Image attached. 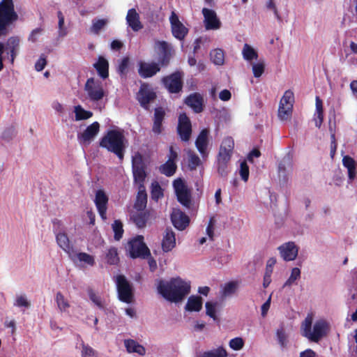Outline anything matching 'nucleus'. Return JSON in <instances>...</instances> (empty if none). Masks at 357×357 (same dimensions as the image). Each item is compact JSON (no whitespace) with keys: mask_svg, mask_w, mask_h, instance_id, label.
<instances>
[{"mask_svg":"<svg viewBox=\"0 0 357 357\" xmlns=\"http://www.w3.org/2000/svg\"><path fill=\"white\" fill-rule=\"evenodd\" d=\"M185 103L191 107L195 113H200L204 110V98L197 92L190 94L185 98Z\"/></svg>","mask_w":357,"mask_h":357,"instance_id":"412c9836","label":"nucleus"},{"mask_svg":"<svg viewBox=\"0 0 357 357\" xmlns=\"http://www.w3.org/2000/svg\"><path fill=\"white\" fill-rule=\"evenodd\" d=\"M292 168V162L289 156L284 157L278 166L279 172H285L286 166Z\"/></svg>","mask_w":357,"mask_h":357,"instance_id":"0e129e2a","label":"nucleus"},{"mask_svg":"<svg viewBox=\"0 0 357 357\" xmlns=\"http://www.w3.org/2000/svg\"><path fill=\"white\" fill-rule=\"evenodd\" d=\"M240 175L244 181H247L249 178V167L245 161L241 163L240 165Z\"/></svg>","mask_w":357,"mask_h":357,"instance_id":"bf43d9fd","label":"nucleus"},{"mask_svg":"<svg viewBox=\"0 0 357 357\" xmlns=\"http://www.w3.org/2000/svg\"><path fill=\"white\" fill-rule=\"evenodd\" d=\"M56 240L59 246L68 253L73 261H75V249L70 243L67 234L65 232L58 233L56 235Z\"/></svg>","mask_w":357,"mask_h":357,"instance_id":"aec40b11","label":"nucleus"},{"mask_svg":"<svg viewBox=\"0 0 357 357\" xmlns=\"http://www.w3.org/2000/svg\"><path fill=\"white\" fill-rule=\"evenodd\" d=\"M201 165V160L199 156L193 151L188 152V167L191 170L196 169V168Z\"/></svg>","mask_w":357,"mask_h":357,"instance_id":"49530a36","label":"nucleus"},{"mask_svg":"<svg viewBox=\"0 0 357 357\" xmlns=\"http://www.w3.org/2000/svg\"><path fill=\"white\" fill-rule=\"evenodd\" d=\"M109 197L102 190H98L95 195L94 203L100 218L107 220V210Z\"/></svg>","mask_w":357,"mask_h":357,"instance_id":"ddd939ff","label":"nucleus"},{"mask_svg":"<svg viewBox=\"0 0 357 357\" xmlns=\"http://www.w3.org/2000/svg\"><path fill=\"white\" fill-rule=\"evenodd\" d=\"M134 181L139 185V188H144V183L146 177V169L132 170Z\"/></svg>","mask_w":357,"mask_h":357,"instance_id":"a19ab883","label":"nucleus"},{"mask_svg":"<svg viewBox=\"0 0 357 357\" xmlns=\"http://www.w3.org/2000/svg\"><path fill=\"white\" fill-rule=\"evenodd\" d=\"M84 91L87 98L92 102H98L105 96L102 82L93 77L87 79L84 84Z\"/></svg>","mask_w":357,"mask_h":357,"instance_id":"0eeeda50","label":"nucleus"},{"mask_svg":"<svg viewBox=\"0 0 357 357\" xmlns=\"http://www.w3.org/2000/svg\"><path fill=\"white\" fill-rule=\"evenodd\" d=\"M202 298L200 296H191L188 298L185 310L190 312H199L202 308Z\"/></svg>","mask_w":357,"mask_h":357,"instance_id":"c756f323","label":"nucleus"},{"mask_svg":"<svg viewBox=\"0 0 357 357\" xmlns=\"http://www.w3.org/2000/svg\"><path fill=\"white\" fill-rule=\"evenodd\" d=\"M293 108L287 106L279 105L278 117L282 121H286L291 118Z\"/></svg>","mask_w":357,"mask_h":357,"instance_id":"3c124183","label":"nucleus"},{"mask_svg":"<svg viewBox=\"0 0 357 357\" xmlns=\"http://www.w3.org/2000/svg\"><path fill=\"white\" fill-rule=\"evenodd\" d=\"M301 278V270L298 268H294L291 270V275L288 280L285 282L283 287L291 286L296 280Z\"/></svg>","mask_w":357,"mask_h":357,"instance_id":"603ef678","label":"nucleus"},{"mask_svg":"<svg viewBox=\"0 0 357 357\" xmlns=\"http://www.w3.org/2000/svg\"><path fill=\"white\" fill-rule=\"evenodd\" d=\"M156 44L161 52L158 62L140 61L138 63V74L144 79L153 77L160 71L161 68H165L169 64L172 54L169 44L166 41H158Z\"/></svg>","mask_w":357,"mask_h":357,"instance_id":"f03ea898","label":"nucleus"},{"mask_svg":"<svg viewBox=\"0 0 357 357\" xmlns=\"http://www.w3.org/2000/svg\"><path fill=\"white\" fill-rule=\"evenodd\" d=\"M173 185L176 193L188 189L184 181L180 178L174 181Z\"/></svg>","mask_w":357,"mask_h":357,"instance_id":"680f3d73","label":"nucleus"},{"mask_svg":"<svg viewBox=\"0 0 357 357\" xmlns=\"http://www.w3.org/2000/svg\"><path fill=\"white\" fill-rule=\"evenodd\" d=\"M239 287V282L238 280H231L225 283L220 290V297L225 299L236 294Z\"/></svg>","mask_w":357,"mask_h":357,"instance_id":"393cba45","label":"nucleus"},{"mask_svg":"<svg viewBox=\"0 0 357 357\" xmlns=\"http://www.w3.org/2000/svg\"><path fill=\"white\" fill-rule=\"evenodd\" d=\"M93 66L101 78L106 79L108 77L109 63L106 59L102 56H99L98 61L93 64Z\"/></svg>","mask_w":357,"mask_h":357,"instance_id":"bb28decb","label":"nucleus"},{"mask_svg":"<svg viewBox=\"0 0 357 357\" xmlns=\"http://www.w3.org/2000/svg\"><path fill=\"white\" fill-rule=\"evenodd\" d=\"M74 112L75 114V120H86L93 116V113L90 111L85 110L81 105L75 107Z\"/></svg>","mask_w":357,"mask_h":357,"instance_id":"c9c22d12","label":"nucleus"},{"mask_svg":"<svg viewBox=\"0 0 357 357\" xmlns=\"http://www.w3.org/2000/svg\"><path fill=\"white\" fill-rule=\"evenodd\" d=\"M204 26L207 30L218 29L221 26V22L218 18L215 12L211 9L204 8L202 9Z\"/></svg>","mask_w":357,"mask_h":357,"instance_id":"2eb2a0df","label":"nucleus"},{"mask_svg":"<svg viewBox=\"0 0 357 357\" xmlns=\"http://www.w3.org/2000/svg\"><path fill=\"white\" fill-rule=\"evenodd\" d=\"M177 134L183 142H188L192 135V124L185 113L180 114L178 116Z\"/></svg>","mask_w":357,"mask_h":357,"instance_id":"9d476101","label":"nucleus"},{"mask_svg":"<svg viewBox=\"0 0 357 357\" xmlns=\"http://www.w3.org/2000/svg\"><path fill=\"white\" fill-rule=\"evenodd\" d=\"M176 163L170 162L168 161H166L164 164L159 167L160 173L168 177L173 176L176 173Z\"/></svg>","mask_w":357,"mask_h":357,"instance_id":"473e14b6","label":"nucleus"},{"mask_svg":"<svg viewBox=\"0 0 357 357\" xmlns=\"http://www.w3.org/2000/svg\"><path fill=\"white\" fill-rule=\"evenodd\" d=\"M125 347L129 353H137L139 355L144 356L146 354L145 348L133 340H126L124 341Z\"/></svg>","mask_w":357,"mask_h":357,"instance_id":"c85d7f7f","label":"nucleus"},{"mask_svg":"<svg viewBox=\"0 0 357 357\" xmlns=\"http://www.w3.org/2000/svg\"><path fill=\"white\" fill-rule=\"evenodd\" d=\"M82 357H97L95 351L89 346L83 345L82 351Z\"/></svg>","mask_w":357,"mask_h":357,"instance_id":"338daca9","label":"nucleus"},{"mask_svg":"<svg viewBox=\"0 0 357 357\" xmlns=\"http://www.w3.org/2000/svg\"><path fill=\"white\" fill-rule=\"evenodd\" d=\"M18 18L15 11L13 0H2L0 2V36L7 33V26Z\"/></svg>","mask_w":357,"mask_h":357,"instance_id":"20e7f679","label":"nucleus"},{"mask_svg":"<svg viewBox=\"0 0 357 357\" xmlns=\"http://www.w3.org/2000/svg\"><path fill=\"white\" fill-rule=\"evenodd\" d=\"M126 249L132 259H147L151 256L150 250L144 241V236L141 235L129 240Z\"/></svg>","mask_w":357,"mask_h":357,"instance_id":"39448f33","label":"nucleus"},{"mask_svg":"<svg viewBox=\"0 0 357 357\" xmlns=\"http://www.w3.org/2000/svg\"><path fill=\"white\" fill-rule=\"evenodd\" d=\"M55 301L61 312H66L70 307L69 302L60 291L56 293Z\"/></svg>","mask_w":357,"mask_h":357,"instance_id":"4c0bfd02","label":"nucleus"},{"mask_svg":"<svg viewBox=\"0 0 357 357\" xmlns=\"http://www.w3.org/2000/svg\"><path fill=\"white\" fill-rule=\"evenodd\" d=\"M312 324V318L310 316H307L302 324V335L308 338V333H311Z\"/></svg>","mask_w":357,"mask_h":357,"instance_id":"864d4df0","label":"nucleus"},{"mask_svg":"<svg viewBox=\"0 0 357 357\" xmlns=\"http://www.w3.org/2000/svg\"><path fill=\"white\" fill-rule=\"evenodd\" d=\"M277 338L279 344L282 347H285L287 346V336L283 328L277 330Z\"/></svg>","mask_w":357,"mask_h":357,"instance_id":"052dcab7","label":"nucleus"},{"mask_svg":"<svg viewBox=\"0 0 357 357\" xmlns=\"http://www.w3.org/2000/svg\"><path fill=\"white\" fill-rule=\"evenodd\" d=\"M100 131V124L95 121L86 127L83 132L77 135L80 144L89 145Z\"/></svg>","mask_w":357,"mask_h":357,"instance_id":"f8f14e48","label":"nucleus"},{"mask_svg":"<svg viewBox=\"0 0 357 357\" xmlns=\"http://www.w3.org/2000/svg\"><path fill=\"white\" fill-rule=\"evenodd\" d=\"M342 164L348 170L349 178L352 181L356 176V162L355 160L349 155H344L342 158Z\"/></svg>","mask_w":357,"mask_h":357,"instance_id":"cd10ccee","label":"nucleus"},{"mask_svg":"<svg viewBox=\"0 0 357 357\" xmlns=\"http://www.w3.org/2000/svg\"><path fill=\"white\" fill-rule=\"evenodd\" d=\"M165 112L162 107H158L154 109L153 123L152 126V131L155 135L162 133V122L165 119Z\"/></svg>","mask_w":357,"mask_h":357,"instance_id":"4be33fe9","label":"nucleus"},{"mask_svg":"<svg viewBox=\"0 0 357 357\" xmlns=\"http://www.w3.org/2000/svg\"><path fill=\"white\" fill-rule=\"evenodd\" d=\"M227 355L226 350L220 347L216 349L204 352L202 357H227Z\"/></svg>","mask_w":357,"mask_h":357,"instance_id":"8fccbe9b","label":"nucleus"},{"mask_svg":"<svg viewBox=\"0 0 357 357\" xmlns=\"http://www.w3.org/2000/svg\"><path fill=\"white\" fill-rule=\"evenodd\" d=\"M178 201L185 207L189 208L191 205V194L188 189L176 193Z\"/></svg>","mask_w":357,"mask_h":357,"instance_id":"72a5a7b5","label":"nucleus"},{"mask_svg":"<svg viewBox=\"0 0 357 357\" xmlns=\"http://www.w3.org/2000/svg\"><path fill=\"white\" fill-rule=\"evenodd\" d=\"M294 102V95L291 90H287L284 92L282 97L280 105L282 106H287V107L293 108Z\"/></svg>","mask_w":357,"mask_h":357,"instance_id":"58836bf2","label":"nucleus"},{"mask_svg":"<svg viewBox=\"0 0 357 357\" xmlns=\"http://www.w3.org/2000/svg\"><path fill=\"white\" fill-rule=\"evenodd\" d=\"M171 30L174 37L183 40L188 33V29L179 20L177 14L172 11L169 17Z\"/></svg>","mask_w":357,"mask_h":357,"instance_id":"9b49d317","label":"nucleus"},{"mask_svg":"<svg viewBox=\"0 0 357 357\" xmlns=\"http://www.w3.org/2000/svg\"><path fill=\"white\" fill-rule=\"evenodd\" d=\"M129 63V59L128 57L123 58L118 66V72L121 75H125L128 72Z\"/></svg>","mask_w":357,"mask_h":357,"instance_id":"e2e57ef3","label":"nucleus"},{"mask_svg":"<svg viewBox=\"0 0 357 357\" xmlns=\"http://www.w3.org/2000/svg\"><path fill=\"white\" fill-rule=\"evenodd\" d=\"M190 291V285L179 277L169 281L160 280L158 293L167 301L174 303L181 301Z\"/></svg>","mask_w":357,"mask_h":357,"instance_id":"f257e3e1","label":"nucleus"},{"mask_svg":"<svg viewBox=\"0 0 357 357\" xmlns=\"http://www.w3.org/2000/svg\"><path fill=\"white\" fill-rule=\"evenodd\" d=\"M112 227L114 233V239L116 241H119L123 237L124 232L122 222L120 220H115L112 225Z\"/></svg>","mask_w":357,"mask_h":357,"instance_id":"37998d69","label":"nucleus"},{"mask_svg":"<svg viewBox=\"0 0 357 357\" xmlns=\"http://www.w3.org/2000/svg\"><path fill=\"white\" fill-rule=\"evenodd\" d=\"M244 342L241 337H235L229 341V347L234 350H240L243 347Z\"/></svg>","mask_w":357,"mask_h":357,"instance_id":"4d7b16f0","label":"nucleus"},{"mask_svg":"<svg viewBox=\"0 0 357 357\" xmlns=\"http://www.w3.org/2000/svg\"><path fill=\"white\" fill-rule=\"evenodd\" d=\"M252 71L255 77H259L264 72V65L261 63H255L252 66Z\"/></svg>","mask_w":357,"mask_h":357,"instance_id":"69168bd1","label":"nucleus"},{"mask_svg":"<svg viewBox=\"0 0 357 357\" xmlns=\"http://www.w3.org/2000/svg\"><path fill=\"white\" fill-rule=\"evenodd\" d=\"M328 326L324 320H319L315 322L313 326V331L308 333V338L310 341L318 342L321 338L326 335Z\"/></svg>","mask_w":357,"mask_h":357,"instance_id":"6ab92c4d","label":"nucleus"},{"mask_svg":"<svg viewBox=\"0 0 357 357\" xmlns=\"http://www.w3.org/2000/svg\"><path fill=\"white\" fill-rule=\"evenodd\" d=\"M20 47V40L18 36L10 37L6 42V48L7 53L10 54V63L13 64L18 54Z\"/></svg>","mask_w":357,"mask_h":357,"instance_id":"5701e85b","label":"nucleus"},{"mask_svg":"<svg viewBox=\"0 0 357 357\" xmlns=\"http://www.w3.org/2000/svg\"><path fill=\"white\" fill-rule=\"evenodd\" d=\"M234 148V142L231 137H225L220 145L217 160L230 161L233 150Z\"/></svg>","mask_w":357,"mask_h":357,"instance_id":"4468645a","label":"nucleus"},{"mask_svg":"<svg viewBox=\"0 0 357 357\" xmlns=\"http://www.w3.org/2000/svg\"><path fill=\"white\" fill-rule=\"evenodd\" d=\"M125 142L126 138L121 131L109 130L100 139L99 146L115 154L122 161L126 148Z\"/></svg>","mask_w":357,"mask_h":357,"instance_id":"7ed1b4c3","label":"nucleus"},{"mask_svg":"<svg viewBox=\"0 0 357 357\" xmlns=\"http://www.w3.org/2000/svg\"><path fill=\"white\" fill-rule=\"evenodd\" d=\"M107 262L110 265L116 264L119 258L118 256L117 249L115 248H110L106 254Z\"/></svg>","mask_w":357,"mask_h":357,"instance_id":"a18cd8bd","label":"nucleus"},{"mask_svg":"<svg viewBox=\"0 0 357 357\" xmlns=\"http://www.w3.org/2000/svg\"><path fill=\"white\" fill-rule=\"evenodd\" d=\"M218 161V172L221 176H226L228 174V163L229 161L217 160Z\"/></svg>","mask_w":357,"mask_h":357,"instance_id":"6e6d98bb","label":"nucleus"},{"mask_svg":"<svg viewBox=\"0 0 357 357\" xmlns=\"http://www.w3.org/2000/svg\"><path fill=\"white\" fill-rule=\"evenodd\" d=\"M107 19H94L90 28L91 31L94 34H99L100 31L107 24Z\"/></svg>","mask_w":357,"mask_h":357,"instance_id":"ea45409f","label":"nucleus"},{"mask_svg":"<svg viewBox=\"0 0 357 357\" xmlns=\"http://www.w3.org/2000/svg\"><path fill=\"white\" fill-rule=\"evenodd\" d=\"M75 260L78 259L80 262H84L89 266H93L95 264V259L92 255L86 252H78L77 253L75 250Z\"/></svg>","mask_w":357,"mask_h":357,"instance_id":"79ce46f5","label":"nucleus"},{"mask_svg":"<svg viewBox=\"0 0 357 357\" xmlns=\"http://www.w3.org/2000/svg\"><path fill=\"white\" fill-rule=\"evenodd\" d=\"M205 307L206 314L214 320H217L218 317L216 315V304L211 302H206Z\"/></svg>","mask_w":357,"mask_h":357,"instance_id":"5fc2aeb1","label":"nucleus"},{"mask_svg":"<svg viewBox=\"0 0 357 357\" xmlns=\"http://www.w3.org/2000/svg\"><path fill=\"white\" fill-rule=\"evenodd\" d=\"M15 127L10 126L7 128L3 130L1 135V138L4 141L9 142L10 141L13 137L15 136Z\"/></svg>","mask_w":357,"mask_h":357,"instance_id":"13d9d810","label":"nucleus"},{"mask_svg":"<svg viewBox=\"0 0 357 357\" xmlns=\"http://www.w3.org/2000/svg\"><path fill=\"white\" fill-rule=\"evenodd\" d=\"M126 20L128 24L134 31H138L143 27L141 22L139 21V14L134 8H131L128 11Z\"/></svg>","mask_w":357,"mask_h":357,"instance_id":"a878e982","label":"nucleus"},{"mask_svg":"<svg viewBox=\"0 0 357 357\" xmlns=\"http://www.w3.org/2000/svg\"><path fill=\"white\" fill-rule=\"evenodd\" d=\"M43 29L42 28H36L33 29L29 36L28 40L32 43H36L38 40V36L41 34Z\"/></svg>","mask_w":357,"mask_h":357,"instance_id":"774afa93","label":"nucleus"},{"mask_svg":"<svg viewBox=\"0 0 357 357\" xmlns=\"http://www.w3.org/2000/svg\"><path fill=\"white\" fill-rule=\"evenodd\" d=\"M211 61L218 66H221L225 61V54L222 50L215 49L210 52Z\"/></svg>","mask_w":357,"mask_h":357,"instance_id":"f704fd0d","label":"nucleus"},{"mask_svg":"<svg viewBox=\"0 0 357 357\" xmlns=\"http://www.w3.org/2000/svg\"><path fill=\"white\" fill-rule=\"evenodd\" d=\"M208 135L209 130L207 128H204L200 131L195 140V146L203 158L208 157V155L207 151Z\"/></svg>","mask_w":357,"mask_h":357,"instance_id":"a211bd4d","label":"nucleus"},{"mask_svg":"<svg viewBox=\"0 0 357 357\" xmlns=\"http://www.w3.org/2000/svg\"><path fill=\"white\" fill-rule=\"evenodd\" d=\"M156 97V93L146 83L141 84L139 90L136 94V99L139 102L141 107L146 110L149 109V104L155 100Z\"/></svg>","mask_w":357,"mask_h":357,"instance_id":"1a4fd4ad","label":"nucleus"},{"mask_svg":"<svg viewBox=\"0 0 357 357\" xmlns=\"http://www.w3.org/2000/svg\"><path fill=\"white\" fill-rule=\"evenodd\" d=\"M171 220L174 227L181 231L184 230L190 223L189 217L179 209L173 211Z\"/></svg>","mask_w":357,"mask_h":357,"instance_id":"f3484780","label":"nucleus"},{"mask_svg":"<svg viewBox=\"0 0 357 357\" xmlns=\"http://www.w3.org/2000/svg\"><path fill=\"white\" fill-rule=\"evenodd\" d=\"M242 54L244 59L247 61H252L258 57L257 52L247 43L243 45Z\"/></svg>","mask_w":357,"mask_h":357,"instance_id":"e433bc0d","label":"nucleus"},{"mask_svg":"<svg viewBox=\"0 0 357 357\" xmlns=\"http://www.w3.org/2000/svg\"><path fill=\"white\" fill-rule=\"evenodd\" d=\"M139 212L136 213L132 216V219L135 224L139 228H143L146 226V222L149 218V212L144 211H139Z\"/></svg>","mask_w":357,"mask_h":357,"instance_id":"7c9ffc66","label":"nucleus"},{"mask_svg":"<svg viewBox=\"0 0 357 357\" xmlns=\"http://www.w3.org/2000/svg\"><path fill=\"white\" fill-rule=\"evenodd\" d=\"M116 289L119 299L126 303H130L134 298L132 284L123 275H119L116 278Z\"/></svg>","mask_w":357,"mask_h":357,"instance_id":"423d86ee","label":"nucleus"},{"mask_svg":"<svg viewBox=\"0 0 357 357\" xmlns=\"http://www.w3.org/2000/svg\"><path fill=\"white\" fill-rule=\"evenodd\" d=\"M161 82L170 93H178L182 91L183 86V73L176 71L162 77Z\"/></svg>","mask_w":357,"mask_h":357,"instance_id":"6e6552de","label":"nucleus"},{"mask_svg":"<svg viewBox=\"0 0 357 357\" xmlns=\"http://www.w3.org/2000/svg\"><path fill=\"white\" fill-rule=\"evenodd\" d=\"M147 204V195L144 188H139L136 202L135 203V208L137 211H144Z\"/></svg>","mask_w":357,"mask_h":357,"instance_id":"2f4dec72","label":"nucleus"},{"mask_svg":"<svg viewBox=\"0 0 357 357\" xmlns=\"http://www.w3.org/2000/svg\"><path fill=\"white\" fill-rule=\"evenodd\" d=\"M146 165L144 162L143 157L139 153H137L135 156L132 157V169H146Z\"/></svg>","mask_w":357,"mask_h":357,"instance_id":"de8ad7c7","label":"nucleus"},{"mask_svg":"<svg viewBox=\"0 0 357 357\" xmlns=\"http://www.w3.org/2000/svg\"><path fill=\"white\" fill-rule=\"evenodd\" d=\"M176 245L175 233L171 228H166L162 241V249L164 252L171 251Z\"/></svg>","mask_w":357,"mask_h":357,"instance_id":"b1692460","label":"nucleus"},{"mask_svg":"<svg viewBox=\"0 0 357 357\" xmlns=\"http://www.w3.org/2000/svg\"><path fill=\"white\" fill-rule=\"evenodd\" d=\"M278 250L281 257L286 261L294 260L296 258L298 252V247L292 241H289L281 245L278 248Z\"/></svg>","mask_w":357,"mask_h":357,"instance_id":"dca6fc26","label":"nucleus"},{"mask_svg":"<svg viewBox=\"0 0 357 357\" xmlns=\"http://www.w3.org/2000/svg\"><path fill=\"white\" fill-rule=\"evenodd\" d=\"M151 198L155 201H158L160 198L163 197V191L157 181H154L151 183Z\"/></svg>","mask_w":357,"mask_h":357,"instance_id":"c03bdc74","label":"nucleus"},{"mask_svg":"<svg viewBox=\"0 0 357 357\" xmlns=\"http://www.w3.org/2000/svg\"><path fill=\"white\" fill-rule=\"evenodd\" d=\"M90 300L100 309H104L105 306L100 296L97 295L91 288L87 289Z\"/></svg>","mask_w":357,"mask_h":357,"instance_id":"09e8293b","label":"nucleus"}]
</instances>
